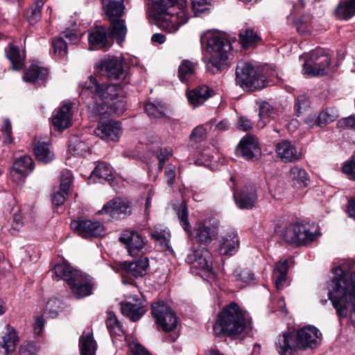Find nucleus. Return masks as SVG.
I'll use <instances>...</instances> for the list:
<instances>
[{
  "mask_svg": "<svg viewBox=\"0 0 355 355\" xmlns=\"http://www.w3.org/2000/svg\"><path fill=\"white\" fill-rule=\"evenodd\" d=\"M123 1L124 0H103V6L105 15L111 21V24L109 28L110 36L116 40L119 44L125 40L127 28L124 20H115L114 18L120 17L123 15L125 9Z\"/></svg>",
  "mask_w": 355,
  "mask_h": 355,
  "instance_id": "obj_7",
  "label": "nucleus"
},
{
  "mask_svg": "<svg viewBox=\"0 0 355 355\" xmlns=\"http://www.w3.org/2000/svg\"><path fill=\"white\" fill-rule=\"evenodd\" d=\"M214 94V91L208 86L202 85L189 91L187 96L189 104L193 105V107H196L203 104Z\"/></svg>",
  "mask_w": 355,
  "mask_h": 355,
  "instance_id": "obj_27",
  "label": "nucleus"
},
{
  "mask_svg": "<svg viewBox=\"0 0 355 355\" xmlns=\"http://www.w3.org/2000/svg\"><path fill=\"white\" fill-rule=\"evenodd\" d=\"M239 38L245 48L252 46L260 39L257 33L253 29L249 28L241 31Z\"/></svg>",
  "mask_w": 355,
  "mask_h": 355,
  "instance_id": "obj_45",
  "label": "nucleus"
},
{
  "mask_svg": "<svg viewBox=\"0 0 355 355\" xmlns=\"http://www.w3.org/2000/svg\"><path fill=\"white\" fill-rule=\"evenodd\" d=\"M100 69L102 75L106 76L110 79H119L123 73L122 63L116 58L103 60Z\"/></svg>",
  "mask_w": 355,
  "mask_h": 355,
  "instance_id": "obj_28",
  "label": "nucleus"
},
{
  "mask_svg": "<svg viewBox=\"0 0 355 355\" xmlns=\"http://www.w3.org/2000/svg\"><path fill=\"white\" fill-rule=\"evenodd\" d=\"M317 116L318 127H323L328 123L334 121L335 118L333 115L329 114L327 112H321Z\"/></svg>",
  "mask_w": 355,
  "mask_h": 355,
  "instance_id": "obj_57",
  "label": "nucleus"
},
{
  "mask_svg": "<svg viewBox=\"0 0 355 355\" xmlns=\"http://www.w3.org/2000/svg\"><path fill=\"white\" fill-rule=\"evenodd\" d=\"M62 309V303L57 299L49 300L46 305L45 313L50 318H55Z\"/></svg>",
  "mask_w": 355,
  "mask_h": 355,
  "instance_id": "obj_50",
  "label": "nucleus"
},
{
  "mask_svg": "<svg viewBox=\"0 0 355 355\" xmlns=\"http://www.w3.org/2000/svg\"><path fill=\"white\" fill-rule=\"evenodd\" d=\"M130 355H150L140 344L132 342L129 345Z\"/></svg>",
  "mask_w": 355,
  "mask_h": 355,
  "instance_id": "obj_60",
  "label": "nucleus"
},
{
  "mask_svg": "<svg viewBox=\"0 0 355 355\" xmlns=\"http://www.w3.org/2000/svg\"><path fill=\"white\" fill-rule=\"evenodd\" d=\"M196 63L189 60H183L178 68V78L182 83H187L194 78Z\"/></svg>",
  "mask_w": 355,
  "mask_h": 355,
  "instance_id": "obj_35",
  "label": "nucleus"
},
{
  "mask_svg": "<svg viewBox=\"0 0 355 355\" xmlns=\"http://www.w3.org/2000/svg\"><path fill=\"white\" fill-rule=\"evenodd\" d=\"M186 261L193 268L198 270L205 272H211L212 271V255L205 248H198L195 251L189 254Z\"/></svg>",
  "mask_w": 355,
  "mask_h": 355,
  "instance_id": "obj_13",
  "label": "nucleus"
},
{
  "mask_svg": "<svg viewBox=\"0 0 355 355\" xmlns=\"http://www.w3.org/2000/svg\"><path fill=\"white\" fill-rule=\"evenodd\" d=\"M289 178L293 183L300 188H304L308 186L309 180L304 169L299 166H293L289 171Z\"/></svg>",
  "mask_w": 355,
  "mask_h": 355,
  "instance_id": "obj_37",
  "label": "nucleus"
},
{
  "mask_svg": "<svg viewBox=\"0 0 355 355\" xmlns=\"http://www.w3.org/2000/svg\"><path fill=\"white\" fill-rule=\"evenodd\" d=\"M73 175L70 171L65 169L61 172L60 189L62 192H69L71 187Z\"/></svg>",
  "mask_w": 355,
  "mask_h": 355,
  "instance_id": "obj_51",
  "label": "nucleus"
},
{
  "mask_svg": "<svg viewBox=\"0 0 355 355\" xmlns=\"http://www.w3.org/2000/svg\"><path fill=\"white\" fill-rule=\"evenodd\" d=\"M211 1V0H191L194 15L198 16L208 10Z\"/></svg>",
  "mask_w": 355,
  "mask_h": 355,
  "instance_id": "obj_53",
  "label": "nucleus"
},
{
  "mask_svg": "<svg viewBox=\"0 0 355 355\" xmlns=\"http://www.w3.org/2000/svg\"><path fill=\"white\" fill-rule=\"evenodd\" d=\"M32 158L24 155L17 159L10 170V175L14 182L17 184L23 182L26 176L33 170Z\"/></svg>",
  "mask_w": 355,
  "mask_h": 355,
  "instance_id": "obj_22",
  "label": "nucleus"
},
{
  "mask_svg": "<svg viewBox=\"0 0 355 355\" xmlns=\"http://www.w3.org/2000/svg\"><path fill=\"white\" fill-rule=\"evenodd\" d=\"M123 268L128 275L135 277H143L147 274L149 268L148 259L142 257L132 262L125 261Z\"/></svg>",
  "mask_w": 355,
  "mask_h": 355,
  "instance_id": "obj_29",
  "label": "nucleus"
},
{
  "mask_svg": "<svg viewBox=\"0 0 355 355\" xmlns=\"http://www.w3.org/2000/svg\"><path fill=\"white\" fill-rule=\"evenodd\" d=\"M112 170L110 164L101 162L92 171L91 176L98 178L99 182L110 181L112 180Z\"/></svg>",
  "mask_w": 355,
  "mask_h": 355,
  "instance_id": "obj_43",
  "label": "nucleus"
},
{
  "mask_svg": "<svg viewBox=\"0 0 355 355\" xmlns=\"http://www.w3.org/2000/svg\"><path fill=\"white\" fill-rule=\"evenodd\" d=\"M119 240L125 246L129 254L132 257L139 255L145 247L144 238L135 231H124Z\"/></svg>",
  "mask_w": 355,
  "mask_h": 355,
  "instance_id": "obj_17",
  "label": "nucleus"
},
{
  "mask_svg": "<svg viewBox=\"0 0 355 355\" xmlns=\"http://www.w3.org/2000/svg\"><path fill=\"white\" fill-rule=\"evenodd\" d=\"M343 171L349 179L355 180V159H352L345 162L343 166Z\"/></svg>",
  "mask_w": 355,
  "mask_h": 355,
  "instance_id": "obj_58",
  "label": "nucleus"
},
{
  "mask_svg": "<svg viewBox=\"0 0 355 355\" xmlns=\"http://www.w3.org/2000/svg\"><path fill=\"white\" fill-rule=\"evenodd\" d=\"M201 44H206L210 58L207 69L212 73L220 72L227 65L232 45L225 34L209 31L201 35Z\"/></svg>",
  "mask_w": 355,
  "mask_h": 355,
  "instance_id": "obj_5",
  "label": "nucleus"
},
{
  "mask_svg": "<svg viewBox=\"0 0 355 355\" xmlns=\"http://www.w3.org/2000/svg\"><path fill=\"white\" fill-rule=\"evenodd\" d=\"M272 114L273 108L266 101L260 103L259 116L261 119V121L258 123V126L260 128H263L266 125L267 122H268V121L265 120L270 117Z\"/></svg>",
  "mask_w": 355,
  "mask_h": 355,
  "instance_id": "obj_48",
  "label": "nucleus"
},
{
  "mask_svg": "<svg viewBox=\"0 0 355 355\" xmlns=\"http://www.w3.org/2000/svg\"><path fill=\"white\" fill-rule=\"evenodd\" d=\"M235 75L236 83L243 90L253 92L266 87L262 69L250 62H239Z\"/></svg>",
  "mask_w": 355,
  "mask_h": 355,
  "instance_id": "obj_6",
  "label": "nucleus"
},
{
  "mask_svg": "<svg viewBox=\"0 0 355 355\" xmlns=\"http://www.w3.org/2000/svg\"><path fill=\"white\" fill-rule=\"evenodd\" d=\"M288 271V261L284 259L278 261L273 269V279L278 291L283 289L286 284Z\"/></svg>",
  "mask_w": 355,
  "mask_h": 355,
  "instance_id": "obj_33",
  "label": "nucleus"
},
{
  "mask_svg": "<svg viewBox=\"0 0 355 355\" xmlns=\"http://www.w3.org/2000/svg\"><path fill=\"white\" fill-rule=\"evenodd\" d=\"M276 152L281 159L284 162H293L301 158L299 152L294 144L288 140H283L276 145Z\"/></svg>",
  "mask_w": 355,
  "mask_h": 355,
  "instance_id": "obj_26",
  "label": "nucleus"
},
{
  "mask_svg": "<svg viewBox=\"0 0 355 355\" xmlns=\"http://www.w3.org/2000/svg\"><path fill=\"white\" fill-rule=\"evenodd\" d=\"M333 277L328 286V296L340 318L347 315V306H352L355 314V265L345 263L332 269Z\"/></svg>",
  "mask_w": 355,
  "mask_h": 355,
  "instance_id": "obj_1",
  "label": "nucleus"
},
{
  "mask_svg": "<svg viewBox=\"0 0 355 355\" xmlns=\"http://www.w3.org/2000/svg\"><path fill=\"white\" fill-rule=\"evenodd\" d=\"M72 105L70 103L63 104L54 110L52 114V124L55 130L62 132L72 124Z\"/></svg>",
  "mask_w": 355,
  "mask_h": 355,
  "instance_id": "obj_19",
  "label": "nucleus"
},
{
  "mask_svg": "<svg viewBox=\"0 0 355 355\" xmlns=\"http://www.w3.org/2000/svg\"><path fill=\"white\" fill-rule=\"evenodd\" d=\"M336 15L340 19H348L355 15V0H344L337 7Z\"/></svg>",
  "mask_w": 355,
  "mask_h": 355,
  "instance_id": "obj_39",
  "label": "nucleus"
},
{
  "mask_svg": "<svg viewBox=\"0 0 355 355\" xmlns=\"http://www.w3.org/2000/svg\"><path fill=\"white\" fill-rule=\"evenodd\" d=\"M295 336L299 349H315L322 343V333L312 325H307L297 329Z\"/></svg>",
  "mask_w": 355,
  "mask_h": 355,
  "instance_id": "obj_11",
  "label": "nucleus"
},
{
  "mask_svg": "<svg viewBox=\"0 0 355 355\" xmlns=\"http://www.w3.org/2000/svg\"><path fill=\"white\" fill-rule=\"evenodd\" d=\"M68 286L72 294L80 299L92 295L94 282L90 277L80 272Z\"/></svg>",
  "mask_w": 355,
  "mask_h": 355,
  "instance_id": "obj_20",
  "label": "nucleus"
},
{
  "mask_svg": "<svg viewBox=\"0 0 355 355\" xmlns=\"http://www.w3.org/2000/svg\"><path fill=\"white\" fill-rule=\"evenodd\" d=\"M150 235L163 247H168L170 232L161 225H157L150 232Z\"/></svg>",
  "mask_w": 355,
  "mask_h": 355,
  "instance_id": "obj_42",
  "label": "nucleus"
},
{
  "mask_svg": "<svg viewBox=\"0 0 355 355\" xmlns=\"http://www.w3.org/2000/svg\"><path fill=\"white\" fill-rule=\"evenodd\" d=\"M178 218L185 232L191 234V226L188 220L189 211L184 202H182L178 210Z\"/></svg>",
  "mask_w": 355,
  "mask_h": 355,
  "instance_id": "obj_49",
  "label": "nucleus"
},
{
  "mask_svg": "<svg viewBox=\"0 0 355 355\" xmlns=\"http://www.w3.org/2000/svg\"><path fill=\"white\" fill-rule=\"evenodd\" d=\"M341 126L347 128H355V115H352L340 121Z\"/></svg>",
  "mask_w": 355,
  "mask_h": 355,
  "instance_id": "obj_64",
  "label": "nucleus"
},
{
  "mask_svg": "<svg viewBox=\"0 0 355 355\" xmlns=\"http://www.w3.org/2000/svg\"><path fill=\"white\" fill-rule=\"evenodd\" d=\"M69 150L74 155L84 156L89 152V145L79 137L73 136L70 139Z\"/></svg>",
  "mask_w": 355,
  "mask_h": 355,
  "instance_id": "obj_41",
  "label": "nucleus"
},
{
  "mask_svg": "<svg viewBox=\"0 0 355 355\" xmlns=\"http://www.w3.org/2000/svg\"><path fill=\"white\" fill-rule=\"evenodd\" d=\"M252 320L248 313L235 302L225 306L218 313L213 331L217 336L225 335L236 339L252 331Z\"/></svg>",
  "mask_w": 355,
  "mask_h": 355,
  "instance_id": "obj_2",
  "label": "nucleus"
},
{
  "mask_svg": "<svg viewBox=\"0 0 355 355\" xmlns=\"http://www.w3.org/2000/svg\"><path fill=\"white\" fill-rule=\"evenodd\" d=\"M275 347L281 355H292L299 348L294 330L288 329L280 334L275 341Z\"/></svg>",
  "mask_w": 355,
  "mask_h": 355,
  "instance_id": "obj_23",
  "label": "nucleus"
},
{
  "mask_svg": "<svg viewBox=\"0 0 355 355\" xmlns=\"http://www.w3.org/2000/svg\"><path fill=\"white\" fill-rule=\"evenodd\" d=\"M235 280L239 283L240 287H244L245 284L252 281L253 274L248 268H237L234 272Z\"/></svg>",
  "mask_w": 355,
  "mask_h": 355,
  "instance_id": "obj_47",
  "label": "nucleus"
},
{
  "mask_svg": "<svg viewBox=\"0 0 355 355\" xmlns=\"http://www.w3.org/2000/svg\"><path fill=\"white\" fill-rule=\"evenodd\" d=\"M234 198L239 209H252L257 200L255 188L251 186L244 187L239 193L234 194Z\"/></svg>",
  "mask_w": 355,
  "mask_h": 355,
  "instance_id": "obj_24",
  "label": "nucleus"
},
{
  "mask_svg": "<svg viewBox=\"0 0 355 355\" xmlns=\"http://www.w3.org/2000/svg\"><path fill=\"white\" fill-rule=\"evenodd\" d=\"M304 124L308 130L314 129L318 125L317 116L315 114H310L307 115L304 119Z\"/></svg>",
  "mask_w": 355,
  "mask_h": 355,
  "instance_id": "obj_61",
  "label": "nucleus"
},
{
  "mask_svg": "<svg viewBox=\"0 0 355 355\" xmlns=\"http://www.w3.org/2000/svg\"><path fill=\"white\" fill-rule=\"evenodd\" d=\"M237 151L245 159L250 161L257 159L261 154L257 138L250 135L242 138L238 145Z\"/></svg>",
  "mask_w": 355,
  "mask_h": 355,
  "instance_id": "obj_21",
  "label": "nucleus"
},
{
  "mask_svg": "<svg viewBox=\"0 0 355 355\" xmlns=\"http://www.w3.org/2000/svg\"><path fill=\"white\" fill-rule=\"evenodd\" d=\"M145 110L146 113L150 116L159 118L164 115V107L159 103L156 105L153 103H147Z\"/></svg>",
  "mask_w": 355,
  "mask_h": 355,
  "instance_id": "obj_52",
  "label": "nucleus"
},
{
  "mask_svg": "<svg viewBox=\"0 0 355 355\" xmlns=\"http://www.w3.org/2000/svg\"><path fill=\"white\" fill-rule=\"evenodd\" d=\"M121 310L124 316L136 322L146 312V302L142 297L130 296L125 302L121 303Z\"/></svg>",
  "mask_w": 355,
  "mask_h": 355,
  "instance_id": "obj_12",
  "label": "nucleus"
},
{
  "mask_svg": "<svg viewBox=\"0 0 355 355\" xmlns=\"http://www.w3.org/2000/svg\"><path fill=\"white\" fill-rule=\"evenodd\" d=\"M218 222L214 219L198 221L195 227L196 239L201 243H209L218 234Z\"/></svg>",
  "mask_w": 355,
  "mask_h": 355,
  "instance_id": "obj_14",
  "label": "nucleus"
},
{
  "mask_svg": "<svg viewBox=\"0 0 355 355\" xmlns=\"http://www.w3.org/2000/svg\"><path fill=\"white\" fill-rule=\"evenodd\" d=\"M85 89L91 91L96 103V112L98 115L115 114L119 116L126 109L121 87L116 84H98L90 76Z\"/></svg>",
  "mask_w": 355,
  "mask_h": 355,
  "instance_id": "obj_4",
  "label": "nucleus"
},
{
  "mask_svg": "<svg viewBox=\"0 0 355 355\" xmlns=\"http://www.w3.org/2000/svg\"><path fill=\"white\" fill-rule=\"evenodd\" d=\"M173 155V150L171 148H164L160 150L158 155L159 166L158 169L162 170L164 163Z\"/></svg>",
  "mask_w": 355,
  "mask_h": 355,
  "instance_id": "obj_56",
  "label": "nucleus"
},
{
  "mask_svg": "<svg viewBox=\"0 0 355 355\" xmlns=\"http://www.w3.org/2000/svg\"><path fill=\"white\" fill-rule=\"evenodd\" d=\"M152 314L155 319L157 328L164 331H171L178 325L175 312L164 302H155L151 306Z\"/></svg>",
  "mask_w": 355,
  "mask_h": 355,
  "instance_id": "obj_10",
  "label": "nucleus"
},
{
  "mask_svg": "<svg viewBox=\"0 0 355 355\" xmlns=\"http://www.w3.org/2000/svg\"><path fill=\"white\" fill-rule=\"evenodd\" d=\"M44 3L42 0L36 1V6L31 10V14L28 17V21L31 24H35L41 17V11Z\"/></svg>",
  "mask_w": 355,
  "mask_h": 355,
  "instance_id": "obj_54",
  "label": "nucleus"
},
{
  "mask_svg": "<svg viewBox=\"0 0 355 355\" xmlns=\"http://www.w3.org/2000/svg\"><path fill=\"white\" fill-rule=\"evenodd\" d=\"M94 132L105 141H117L122 135V128L119 121L109 120L101 123Z\"/></svg>",
  "mask_w": 355,
  "mask_h": 355,
  "instance_id": "obj_18",
  "label": "nucleus"
},
{
  "mask_svg": "<svg viewBox=\"0 0 355 355\" xmlns=\"http://www.w3.org/2000/svg\"><path fill=\"white\" fill-rule=\"evenodd\" d=\"M164 176L167 184L172 185L175 178V166L173 164L167 165L165 168Z\"/></svg>",
  "mask_w": 355,
  "mask_h": 355,
  "instance_id": "obj_59",
  "label": "nucleus"
},
{
  "mask_svg": "<svg viewBox=\"0 0 355 355\" xmlns=\"http://www.w3.org/2000/svg\"><path fill=\"white\" fill-rule=\"evenodd\" d=\"M239 239L235 231H231L225 234L221 241L220 250L224 254H234L239 247Z\"/></svg>",
  "mask_w": 355,
  "mask_h": 355,
  "instance_id": "obj_32",
  "label": "nucleus"
},
{
  "mask_svg": "<svg viewBox=\"0 0 355 355\" xmlns=\"http://www.w3.org/2000/svg\"><path fill=\"white\" fill-rule=\"evenodd\" d=\"M99 212L106 214L114 219H119L130 214L131 210L128 200L115 198L108 201Z\"/></svg>",
  "mask_w": 355,
  "mask_h": 355,
  "instance_id": "obj_15",
  "label": "nucleus"
},
{
  "mask_svg": "<svg viewBox=\"0 0 355 355\" xmlns=\"http://www.w3.org/2000/svg\"><path fill=\"white\" fill-rule=\"evenodd\" d=\"M17 336L14 330L8 332L0 338V347L4 349L5 354H8L15 349Z\"/></svg>",
  "mask_w": 355,
  "mask_h": 355,
  "instance_id": "obj_44",
  "label": "nucleus"
},
{
  "mask_svg": "<svg viewBox=\"0 0 355 355\" xmlns=\"http://www.w3.org/2000/svg\"><path fill=\"white\" fill-rule=\"evenodd\" d=\"M69 192H62L60 189L59 191L55 193L53 196V203L56 206H60L64 204L66 196L68 195Z\"/></svg>",
  "mask_w": 355,
  "mask_h": 355,
  "instance_id": "obj_63",
  "label": "nucleus"
},
{
  "mask_svg": "<svg viewBox=\"0 0 355 355\" xmlns=\"http://www.w3.org/2000/svg\"><path fill=\"white\" fill-rule=\"evenodd\" d=\"M79 345L81 355H95L96 343L92 333L84 332L79 339Z\"/></svg>",
  "mask_w": 355,
  "mask_h": 355,
  "instance_id": "obj_34",
  "label": "nucleus"
},
{
  "mask_svg": "<svg viewBox=\"0 0 355 355\" xmlns=\"http://www.w3.org/2000/svg\"><path fill=\"white\" fill-rule=\"evenodd\" d=\"M48 75V71L45 68L37 65H31L23 76L26 82L35 83L37 80H44Z\"/></svg>",
  "mask_w": 355,
  "mask_h": 355,
  "instance_id": "obj_38",
  "label": "nucleus"
},
{
  "mask_svg": "<svg viewBox=\"0 0 355 355\" xmlns=\"http://www.w3.org/2000/svg\"><path fill=\"white\" fill-rule=\"evenodd\" d=\"M53 272L58 280L64 279L69 286V283L73 281L80 271L73 269L69 264L64 262L56 264L53 269Z\"/></svg>",
  "mask_w": 355,
  "mask_h": 355,
  "instance_id": "obj_31",
  "label": "nucleus"
},
{
  "mask_svg": "<svg viewBox=\"0 0 355 355\" xmlns=\"http://www.w3.org/2000/svg\"><path fill=\"white\" fill-rule=\"evenodd\" d=\"M6 55L12 63V69L19 70L23 67L24 55L20 53L17 46L9 45Z\"/></svg>",
  "mask_w": 355,
  "mask_h": 355,
  "instance_id": "obj_40",
  "label": "nucleus"
},
{
  "mask_svg": "<svg viewBox=\"0 0 355 355\" xmlns=\"http://www.w3.org/2000/svg\"><path fill=\"white\" fill-rule=\"evenodd\" d=\"M33 150L37 159L43 163H48L54 158V153L48 143L39 141Z\"/></svg>",
  "mask_w": 355,
  "mask_h": 355,
  "instance_id": "obj_36",
  "label": "nucleus"
},
{
  "mask_svg": "<svg viewBox=\"0 0 355 355\" xmlns=\"http://www.w3.org/2000/svg\"><path fill=\"white\" fill-rule=\"evenodd\" d=\"M90 50L103 49L107 47L106 29L103 26L96 27L88 36Z\"/></svg>",
  "mask_w": 355,
  "mask_h": 355,
  "instance_id": "obj_30",
  "label": "nucleus"
},
{
  "mask_svg": "<svg viewBox=\"0 0 355 355\" xmlns=\"http://www.w3.org/2000/svg\"><path fill=\"white\" fill-rule=\"evenodd\" d=\"M106 326L112 337L121 336L123 334V330L120 322L114 314L110 313L106 319Z\"/></svg>",
  "mask_w": 355,
  "mask_h": 355,
  "instance_id": "obj_46",
  "label": "nucleus"
},
{
  "mask_svg": "<svg viewBox=\"0 0 355 355\" xmlns=\"http://www.w3.org/2000/svg\"><path fill=\"white\" fill-rule=\"evenodd\" d=\"M155 25L169 33L177 32L189 19L187 0H152Z\"/></svg>",
  "mask_w": 355,
  "mask_h": 355,
  "instance_id": "obj_3",
  "label": "nucleus"
},
{
  "mask_svg": "<svg viewBox=\"0 0 355 355\" xmlns=\"http://www.w3.org/2000/svg\"><path fill=\"white\" fill-rule=\"evenodd\" d=\"M309 60L303 64L304 73L310 76H323L327 73L331 58L322 49L311 51L307 55Z\"/></svg>",
  "mask_w": 355,
  "mask_h": 355,
  "instance_id": "obj_9",
  "label": "nucleus"
},
{
  "mask_svg": "<svg viewBox=\"0 0 355 355\" xmlns=\"http://www.w3.org/2000/svg\"><path fill=\"white\" fill-rule=\"evenodd\" d=\"M318 227L309 223L288 225L283 233L284 239L288 243L298 246L307 245L319 237Z\"/></svg>",
  "mask_w": 355,
  "mask_h": 355,
  "instance_id": "obj_8",
  "label": "nucleus"
},
{
  "mask_svg": "<svg viewBox=\"0 0 355 355\" xmlns=\"http://www.w3.org/2000/svg\"><path fill=\"white\" fill-rule=\"evenodd\" d=\"M3 134L6 137V141L10 143L12 141V125L8 119H4V128L3 130Z\"/></svg>",
  "mask_w": 355,
  "mask_h": 355,
  "instance_id": "obj_62",
  "label": "nucleus"
},
{
  "mask_svg": "<svg viewBox=\"0 0 355 355\" xmlns=\"http://www.w3.org/2000/svg\"><path fill=\"white\" fill-rule=\"evenodd\" d=\"M79 38L76 33L72 31H68L62 33V36L54 39L52 42L53 53L58 58H63L67 53V40L70 43H76Z\"/></svg>",
  "mask_w": 355,
  "mask_h": 355,
  "instance_id": "obj_25",
  "label": "nucleus"
},
{
  "mask_svg": "<svg viewBox=\"0 0 355 355\" xmlns=\"http://www.w3.org/2000/svg\"><path fill=\"white\" fill-rule=\"evenodd\" d=\"M71 227L76 234L84 238L99 236L104 234L103 226L97 221L73 220L71 223Z\"/></svg>",
  "mask_w": 355,
  "mask_h": 355,
  "instance_id": "obj_16",
  "label": "nucleus"
},
{
  "mask_svg": "<svg viewBox=\"0 0 355 355\" xmlns=\"http://www.w3.org/2000/svg\"><path fill=\"white\" fill-rule=\"evenodd\" d=\"M207 137V129L204 125H200L194 128L191 134V139L196 142L203 141Z\"/></svg>",
  "mask_w": 355,
  "mask_h": 355,
  "instance_id": "obj_55",
  "label": "nucleus"
}]
</instances>
